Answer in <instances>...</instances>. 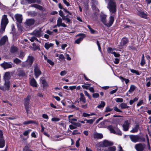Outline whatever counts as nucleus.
I'll list each match as a JSON object with an SVG mask.
<instances>
[{
    "mask_svg": "<svg viewBox=\"0 0 151 151\" xmlns=\"http://www.w3.org/2000/svg\"><path fill=\"white\" fill-rule=\"evenodd\" d=\"M107 8L109 9L110 14L109 21H106V16L104 14L101 15V21L106 26L110 27L113 24L114 20V18L116 12V3L113 0H110L108 4Z\"/></svg>",
    "mask_w": 151,
    "mask_h": 151,
    "instance_id": "f257e3e1",
    "label": "nucleus"
},
{
    "mask_svg": "<svg viewBox=\"0 0 151 151\" xmlns=\"http://www.w3.org/2000/svg\"><path fill=\"white\" fill-rule=\"evenodd\" d=\"M77 119L75 118H71L69 120V122L71 124L69 125V127L71 130L76 129L77 127H81V124L79 122H77Z\"/></svg>",
    "mask_w": 151,
    "mask_h": 151,
    "instance_id": "f03ea898",
    "label": "nucleus"
},
{
    "mask_svg": "<svg viewBox=\"0 0 151 151\" xmlns=\"http://www.w3.org/2000/svg\"><path fill=\"white\" fill-rule=\"evenodd\" d=\"M34 58L32 56H29L27 59L24 62H23L22 64V66L24 67L25 66L30 67L34 61Z\"/></svg>",
    "mask_w": 151,
    "mask_h": 151,
    "instance_id": "7ed1b4c3",
    "label": "nucleus"
},
{
    "mask_svg": "<svg viewBox=\"0 0 151 151\" xmlns=\"http://www.w3.org/2000/svg\"><path fill=\"white\" fill-rule=\"evenodd\" d=\"M30 99L31 96L29 95H28L26 98L24 99V103L25 108L27 114H28L29 113V104Z\"/></svg>",
    "mask_w": 151,
    "mask_h": 151,
    "instance_id": "20e7f679",
    "label": "nucleus"
},
{
    "mask_svg": "<svg viewBox=\"0 0 151 151\" xmlns=\"http://www.w3.org/2000/svg\"><path fill=\"white\" fill-rule=\"evenodd\" d=\"M8 23V20L7 18V15H4L2 17L1 23V29L3 30V32L5 30L6 26Z\"/></svg>",
    "mask_w": 151,
    "mask_h": 151,
    "instance_id": "39448f33",
    "label": "nucleus"
},
{
    "mask_svg": "<svg viewBox=\"0 0 151 151\" xmlns=\"http://www.w3.org/2000/svg\"><path fill=\"white\" fill-rule=\"evenodd\" d=\"M114 143L113 142L108 141L106 140H105L103 141V142H99L98 144V145L102 147H106L109 146H110L113 145Z\"/></svg>",
    "mask_w": 151,
    "mask_h": 151,
    "instance_id": "423d86ee",
    "label": "nucleus"
},
{
    "mask_svg": "<svg viewBox=\"0 0 151 151\" xmlns=\"http://www.w3.org/2000/svg\"><path fill=\"white\" fill-rule=\"evenodd\" d=\"M146 146L144 143H139L135 145V148L137 151H144Z\"/></svg>",
    "mask_w": 151,
    "mask_h": 151,
    "instance_id": "0eeeda50",
    "label": "nucleus"
},
{
    "mask_svg": "<svg viewBox=\"0 0 151 151\" xmlns=\"http://www.w3.org/2000/svg\"><path fill=\"white\" fill-rule=\"evenodd\" d=\"M131 123V122L130 120H127L125 121L122 125L123 130L125 131H128L129 130Z\"/></svg>",
    "mask_w": 151,
    "mask_h": 151,
    "instance_id": "6e6552de",
    "label": "nucleus"
},
{
    "mask_svg": "<svg viewBox=\"0 0 151 151\" xmlns=\"http://www.w3.org/2000/svg\"><path fill=\"white\" fill-rule=\"evenodd\" d=\"M130 138L132 142L134 143L138 141H142L141 137L138 135H130Z\"/></svg>",
    "mask_w": 151,
    "mask_h": 151,
    "instance_id": "1a4fd4ad",
    "label": "nucleus"
},
{
    "mask_svg": "<svg viewBox=\"0 0 151 151\" xmlns=\"http://www.w3.org/2000/svg\"><path fill=\"white\" fill-rule=\"evenodd\" d=\"M35 21L34 19H27L24 23L25 26L27 28H30L31 26L34 24Z\"/></svg>",
    "mask_w": 151,
    "mask_h": 151,
    "instance_id": "9d476101",
    "label": "nucleus"
},
{
    "mask_svg": "<svg viewBox=\"0 0 151 151\" xmlns=\"http://www.w3.org/2000/svg\"><path fill=\"white\" fill-rule=\"evenodd\" d=\"M80 36L78 39H76L75 41V43L78 44H79L83 40V38L85 37L86 35L84 34H79L76 35V36Z\"/></svg>",
    "mask_w": 151,
    "mask_h": 151,
    "instance_id": "9b49d317",
    "label": "nucleus"
},
{
    "mask_svg": "<svg viewBox=\"0 0 151 151\" xmlns=\"http://www.w3.org/2000/svg\"><path fill=\"white\" fill-rule=\"evenodd\" d=\"M34 73L36 78H38L39 76L42 73L39 68L37 66L35 67Z\"/></svg>",
    "mask_w": 151,
    "mask_h": 151,
    "instance_id": "f8f14e48",
    "label": "nucleus"
},
{
    "mask_svg": "<svg viewBox=\"0 0 151 151\" xmlns=\"http://www.w3.org/2000/svg\"><path fill=\"white\" fill-rule=\"evenodd\" d=\"M1 66L4 69L11 68L12 67L13 64L11 62L7 63L4 62L1 64Z\"/></svg>",
    "mask_w": 151,
    "mask_h": 151,
    "instance_id": "ddd939ff",
    "label": "nucleus"
},
{
    "mask_svg": "<svg viewBox=\"0 0 151 151\" xmlns=\"http://www.w3.org/2000/svg\"><path fill=\"white\" fill-rule=\"evenodd\" d=\"M4 83V87L2 86L3 89L1 90L5 91L6 90L8 91L9 90L10 87V83L9 81H5Z\"/></svg>",
    "mask_w": 151,
    "mask_h": 151,
    "instance_id": "4468645a",
    "label": "nucleus"
},
{
    "mask_svg": "<svg viewBox=\"0 0 151 151\" xmlns=\"http://www.w3.org/2000/svg\"><path fill=\"white\" fill-rule=\"evenodd\" d=\"M15 17L17 22L19 24L22 22V15L18 14H16L15 15Z\"/></svg>",
    "mask_w": 151,
    "mask_h": 151,
    "instance_id": "2eb2a0df",
    "label": "nucleus"
},
{
    "mask_svg": "<svg viewBox=\"0 0 151 151\" xmlns=\"http://www.w3.org/2000/svg\"><path fill=\"white\" fill-rule=\"evenodd\" d=\"M8 38L6 35L3 36L0 40V45H4L6 42H8Z\"/></svg>",
    "mask_w": 151,
    "mask_h": 151,
    "instance_id": "dca6fc26",
    "label": "nucleus"
},
{
    "mask_svg": "<svg viewBox=\"0 0 151 151\" xmlns=\"http://www.w3.org/2000/svg\"><path fill=\"white\" fill-rule=\"evenodd\" d=\"M31 34L37 37H40L42 36L41 32L39 30H35L31 33Z\"/></svg>",
    "mask_w": 151,
    "mask_h": 151,
    "instance_id": "f3484780",
    "label": "nucleus"
},
{
    "mask_svg": "<svg viewBox=\"0 0 151 151\" xmlns=\"http://www.w3.org/2000/svg\"><path fill=\"white\" fill-rule=\"evenodd\" d=\"M30 85L34 87H36L37 86V82L34 78H32L30 80Z\"/></svg>",
    "mask_w": 151,
    "mask_h": 151,
    "instance_id": "a211bd4d",
    "label": "nucleus"
},
{
    "mask_svg": "<svg viewBox=\"0 0 151 151\" xmlns=\"http://www.w3.org/2000/svg\"><path fill=\"white\" fill-rule=\"evenodd\" d=\"M94 137L95 139H101L103 137V135L101 133H98L95 132L93 134Z\"/></svg>",
    "mask_w": 151,
    "mask_h": 151,
    "instance_id": "6ab92c4d",
    "label": "nucleus"
},
{
    "mask_svg": "<svg viewBox=\"0 0 151 151\" xmlns=\"http://www.w3.org/2000/svg\"><path fill=\"white\" fill-rule=\"evenodd\" d=\"M17 74L19 77H23L25 75V73L23 70H19L17 73Z\"/></svg>",
    "mask_w": 151,
    "mask_h": 151,
    "instance_id": "aec40b11",
    "label": "nucleus"
},
{
    "mask_svg": "<svg viewBox=\"0 0 151 151\" xmlns=\"http://www.w3.org/2000/svg\"><path fill=\"white\" fill-rule=\"evenodd\" d=\"M54 44L47 42L45 43L44 47L47 50H48L50 48L53 47Z\"/></svg>",
    "mask_w": 151,
    "mask_h": 151,
    "instance_id": "412c9836",
    "label": "nucleus"
},
{
    "mask_svg": "<svg viewBox=\"0 0 151 151\" xmlns=\"http://www.w3.org/2000/svg\"><path fill=\"white\" fill-rule=\"evenodd\" d=\"M10 78V73L9 72H6L4 75V79L5 81H9Z\"/></svg>",
    "mask_w": 151,
    "mask_h": 151,
    "instance_id": "4be33fe9",
    "label": "nucleus"
},
{
    "mask_svg": "<svg viewBox=\"0 0 151 151\" xmlns=\"http://www.w3.org/2000/svg\"><path fill=\"white\" fill-rule=\"evenodd\" d=\"M40 82H42L43 84V88H45L47 87L48 86L47 82L44 79V78L42 77L40 79Z\"/></svg>",
    "mask_w": 151,
    "mask_h": 151,
    "instance_id": "5701e85b",
    "label": "nucleus"
},
{
    "mask_svg": "<svg viewBox=\"0 0 151 151\" xmlns=\"http://www.w3.org/2000/svg\"><path fill=\"white\" fill-rule=\"evenodd\" d=\"M25 1L27 2L29 4L32 3H37L38 4H40L41 2L40 0H24Z\"/></svg>",
    "mask_w": 151,
    "mask_h": 151,
    "instance_id": "b1692460",
    "label": "nucleus"
},
{
    "mask_svg": "<svg viewBox=\"0 0 151 151\" xmlns=\"http://www.w3.org/2000/svg\"><path fill=\"white\" fill-rule=\"evenodd\" d=\"M128 40L127 38L126 37L123 38L121 41V45H124L127 43L128 42Z\"/></svg>",
    "mask_w": 151,
    "mask_h": 151,
    "instance_id": "393cba45",
    "label": "nucleus"
},
{
    "mask_svg": "<svg viewBox=\"0 0 151 151\" xmlns=\"http://www.w3.org/2000/svg\"><path fill=\"white\" fill-rule=\"evenodd\" d=\"M139 125L138 124H136L134 127L130 131V132L132 133L137 132L139 129Z\"/></svg>",
    "mask_w": 151,
    "mask_h": 151,
    "instance_id": "a878e982",
    "label": "nucleus"
},
{
    "mask_svg": "<svg viewBox=\"0 0 151 151\" xmlns=\"http://www.w3.org/2000/svg\"><path fill=\"white\" fill-rule=\"evenodd\" d=\"M31 7H34L40 10H42L43 9V7L40 5L37 4H33L31 5Z\"/></svg>",
    "mask_w": 151,
    "mask_h": 151,
    "instance_id": "bb28decb",
    "label": "nucleus"
},
{
    "mask_svg": "<svg viewBox=\"0 0 151 151\" xmlns=\"http://www.w3.org/2000/svg\"><path fill=\"white\" fill-rule=\"evenodd\" d=\"M107 128L110 131L111 133H114L115 132V130H114V127L112 125H109L107 127Z\"/></svg>",
    "mask_w": 151,
    "mask_h": 151,
    "instance_id": "cd10ccee",
    "label": "nucleus"
},
{
    "mask_svg": "<svg viewBox=\"0 0 151 151\" xmlns=\"http://www.w3.org/2000/svg\"><path fill=\"white\" fill-rule=\"evenodd\" d=\"M5 140L3 138L0 139V148H3L5 146Z\"/></svg>",
    "mask_w": 151,
    "mask_h": 151,
    "instance_id": "c85d7f7f",
    "label": "nucleus"
},
{
    "mask_svg": "<svg viewBox=\"0 0 151 151\" xmlns=\"http://www.w3.org/2000/svg\"><path fill=\"white\" fill-rule=\"evenodd\" d=\"M105 103L103 101H101L100 104L97 106V107L99 109H102L105 106Z\"/></svg>",
    "mask_w": 151,
    "mask_h": 151,
    "instance_id": "c756f323",
    "label": "nucleus"
},
{
    "mask_svg": "<svg viewBox=\"0 0 151 151\" xmlns=\"http://www.w3.org/2000/svg\"><path fill=\"white\" fill-rule=\"evenodd\" d=\"M30 146L27 145L23 147V151H33V150H30L29 148Z\"/></svg>",
    "mask_w": 151,
    "mask_h": 151,
    "instance_id": "7c9ffc66",
    "label": "nucleus"
},
{
    "mask_svg": "<svg viewBox=\"0 0 151 151\" xmlns=\"http://www.w3.org/2000/svg\"><path fill=\"white\" fill-rule=\"evenodd\" d=\"M121 108L122 109H124L126 108H128L129 107L127 106V104L126 103H122L120 104Z\"/></svg>",
    "mask_w": 151,
    "mask_h": 151,
    "instance_id": "2f4dec72",
    "label": "nucleus"
},
{
    "mask_svg": "<svg viewBox=\"0 0 151 151\" xmlns=\"http://www.w3.org/2000/svg\"><path fill=\"white\" fill-rule=\"evenodd\" d=\"M62 23V19L60 17H59L58 18L57 21V24L58 27H60Z\"/></svg>",
    "mask_w": 151,
    "mask_h": 151,
    "instance_id": "473e14b6",
    "label": "nucleus"
},
{
    "mask_svg": "<svg viewBox=\"0 0 151 151\" xmlns=\"http://www.w3.org/2000/svg\"><path fill=\"white\" fill-rule=\"evenodd\" d=\"M17 50V48L14 46H12L11 48V53H14L16 52Z\"/></svg>",
    "mask_w": 151,
    "mask_h": 151,
    "instance_id": "72a5a7b5",
    "label": "nucleus"
},
{
    "mask_svg": "<svg viewBox=\"0 0 151 151\" xmlns=\"http://www.w3.org/2000/svg\"><path fill=\"white\" fill-rule=\"evenodd\" d=\"M136 88V87L134 85H131L128 91L129 93H132L134 90Z\"/></svg>",
    "mask_w": 151,
    "mask_h": 151,
    "instance_id": "f704fd0d",
    "label": "nucleus"
},
{
    "mask_svg": "<svg viewBox=\"0 0 151 151\" xmlns=\"http://www.w3.org/2000/svg\"><path fill=\"white\" fill-rule=\"evenodd\" d=\"M114 50L117 51L118 50L116 48H112L111 47H109L107 50L108 52L109 53L114 52L113 51Z\"/></svg>",
    "mask_w": 151,
    "mask_h": 151,
    "instance_id": "c9c22d12",
    "label": "nucleus"
},
{
    "mask_svg": "<svg viewBox=\"0 0 151 151\" xmlns=\"http://www.w3.org/2000/svg\"><path fill=\"white\" fill-rule=\"evenodd\" d=\"M139 15L141 17L146 19L147 17V15L144 12H140L139 14Z\"/></svg>",
    "mask_w": 151,
    "mask_h": 151,
    "instance_id": "e433bc0d",
    "label": "nucleus"
},
{
    "mask_svg": "<svg viewBox=\"0 0 151 151\" xmlns=\"http://www.w3.org/2000/svg\"><path fill=\"white\" fill-rule=\"evenodd\" d=\"M34 122L32 120H29L28 121H26L24 122L23 124L24 125H27L30 124L34 123Z\"/></svg>",
    "mask_w": 151,
    "mask_h": 151,
    "instance_id": "4c0bfd02",
    "label": "nucleus"
},
{
    "mask_svg": "<svg viewBox=\"0 0 151 151\" xmlns=\"http://www.w3.org/2000/svg\"><path fill=\"white\" fill-rule=\"evenodd\" d=\"M130 71L131 73L136 74L137 75H139L140 73L139 72L138 70H135L134 69H131L130 70Z\"/></svg>",
    "mask_w": 151,
    "mask_h": 151,
    "instance_id": "58836bf2",
    "label": "nucleus"
},
{
    "mask_svg": "<svg viewBox=\"0 0 151 151\" xmlns=\"http://www.w3.org/2000/svg\"><path fill=\"white\" fill-rule=\"evenodd\" d=\"M14 63H16L17 64H18L21 63V60L18 58H16L13 61Z\"/></svg>",
    "mask_w": 151,
    "mask_h": 151,
    "instance_id": "ea45409f",
    "label": "nucleus"
},
{
    "mask_svg": "<svg viewBox=\"0 0 151 151\" xmlns=\"http://www.w3.org/2000/svg\"><path fill=\"white\" fill-rule=\"evenodd\" d=\"M108 150L109 151H115L116 150V148L115 146H113L109 147Z\"/></svg>",
    "mask_w": 151,
    "mask_h": 151,
    "instance_id": "a19ab883",
    "label": "nucleus"
},
{
    "mask_svg": "<svg viewBox=\"0 0 151 151\" xmlns=\"http://www.w3.org/2000/svg\"><path fill=\"white\" fill-rule=\"evenodd\" d=\"M32 131L31 129H28L27 130L25 131L23 133V134L24 136H27Z\"/></svg>",
    "mask_w": 151,
    "mask_h": 151,
    "instance_id": "79ce46f5",
    "label": "nucleus"
},
{
    "mask_svg": "<svg viewBox=\"0 0 151 151\" xmlns=\"http://www.w3.org/2000/svg\"><path fill=\"white\" fill-rule=\"evenodd\" d=\"M113 134H116L119 135H122V132L119 129H117L116 131H115V132Z\"/></svg>",
    "mask_w": 151,
    "mask_h": 151,
    "instance_id": "37998d69",
    "label": "nucleus"
},
{
    "mask_svg": "<svg viewBox=\"0 0 151 151\" xmlns=\"http://www.w3.org/2000/svg\"><path fill=\"white\" fill-rule=\"evenodd\" d=\"M113 109L110 108L109 106H107L106 107L105 112H107L111 111Z\"/></svg>",
    "mask_w": 151,
    "mask_h": 151,
    "instance_id": "c03bdc74",
    "label": "nucleus"
},
{
    "mask_svg": "<svg viewBox=\"0 0 151 151\" xmlns=\"http://www.w3.org/2000/svg\"><path fill=\"white\" fill-rule=\"evenodd\" d=\"M110 53L113 54L115 57H119L120 56V55L119 53H117L115 52H111Z\"/></svg>",
    "mask_w": 151,
    "mask_h": 151,
    "instance_id": "a18cd8bd",
    "label": "nucleus"
},
{
    "mask_svg": "<svg viewBox=\"0 0 151 151\" xmlns=\"http://www.w3.org/2000/svg\"><path fill=\"white\" fill-rule=\"evenodd\" d=\"M24 55L25 54L24 52L22 51L20 52L19 57L20 58H23Z\"/></svg>",
    "mask_w": 151,
    "mask_h": 151,
    "instance_id": "49530a36",
    "label": "nucleus"
},
{
    "mask_svg": "<svg viewBox=\"0 0 151 151\" xmlns=\"http://www.w3.org/2000/svg\"><path fill=\"white\" fill-rule=\"evenodd\" d=\"M90 86V84H88L87 85H83L82 86L84 89H88Z\"/></svg>",
    "mask_w": 151,
    "mask_h": 151,
    "instance_id": "de8ad7c7",
    "label": "nucleus"
},
{
    "mask_svg": "<svg viewBox=\"0 0 151 151\" xmlns=\"http://www.w3.org/2000/svg\"><path fill=\"white\" fill-rule=\"evenodd\" d=\"M29 40L32 42L34 41L35 40L38 41V40L35 37H30L29 39Z\"/></svg>",
    "mask_w": 151,
    "mask_h": 151,
    "instance_id": "09e8293b",
    "label": "nucleus"
},
{
    "mask_svg": "<svg viewBox=\"0 0 151 151\" xmlns=\"http://www.w3.org/2000/svg\"><path fill=\"white\" fill-rule=\"evenodd\" d=\"M115 100L117 102H122L123 100L122 98H117L115 99Z\"/></svg>",
    "mask_w": 151,
    "mask_h": 151,
    "instance_id": "8fccbe9b",
    "label": "nucleus"
},
{
    "mask_svg": "<svg viewBox=\"0 0 151 151\" xmlns=\"http://www.w3.org/2000/svg\"><path fill=\"white\" fill-rule=\"evenodd\" d=\"M87 121V122L89 123L90 124H92L93 122V120L92 119H90L89 120L85 119L84 121Z\"/></svg>",
    "mask_w": 151,
    "mask_h": 151,
    "instance_id": "3c124183",
    "label": "nucleus"
},
{
    "mask_svg": "<svg viewBox=\"0 0 151 151\" xmlns=\"http://www.w3.org/2000/svg\"><path fill=\"white\" fill-rule=\"evenodd\" d=\"M145 63V59H141L140 62V65L142 66H143Z\"/></svg>",
    "mask_w": 151,
    "mask_h": 151,
    "instance_id": "603ef678",
    "label": "nucleus"
},
{
    "mask_svg": "<svg viewBox=\"0 0 151 151\" xmlns=\"http://www.w3.org/2000/svg\"><path fill=\"white\" fill-rule=\"evenodd\" d=\"M52 121L54 122H58L60 120V119L59 118L54 117L52 119Z\"/></svg>",
    "mask_w": 151,
    "mask_h": 151,
    "instance_id": "864d4df0",
    "label": "nucleus"
},
{
    "mask_svg": "<svg viewBox=\"0 0 151 151\" xmlns=\"http://www.w3.org/2000/svg\"><path fill=\"white\" fill-rule=\"evenodd\" d=\"M82 115L84 117H89L90 116V114L86 113H83Z\"/></svg>",
    "mask_w": 151,
    "mask_h": 151,
    "instance_id": "5fc2aeb1",
    "label": "nucleus"
},
{
    "mask_svg": "<svg viewBox=\"0 0 151 151\" xmlns=\"http://www.w3.org/2000/svg\"><path fill=\"white\" fill-rule=\"evenodd\" d=\"M47 62L51 65H53L54 63L50 59L47 60Z\"/></svg>",
    "mask_w": 151,
    "mask_h": 151,
    "instance_id": "6e6d98bb",
    "label": "nucleus"
},
{
    "mask_svg": "<svg viewBox=\"0 0 151 151\" xmlns=\"http://www.w3.org/2000/svg\"><path fill=\"white\" fill-rule=\"evenodd\" d=\"M104 124L103 122H101L98 125V127H102L104 126Z\"/></svg>",
    "mask_w": 151,
    "mask_h": 151,
    "instance_id": "4d7b16f0",
    "label": "nucleus"
},
{
    "mask_svg": "<svg viewBox=\"0 0 151 151\" xmlns=\"http://www.w3.org/2000/svg\"><path fill=\"white\" fill-rule=\"evenodd\" d=\"M67 73V72L65 70H63L61 72L60 75L61 76H64Z\"/></svg>",
    "mask_w": 151,
    "mask_h": 151,
    "instance_id": "13d9d810",
    "label": "nucleus"
},
{
    "mask_svg": "<svg viewBox=\"0 0 151 151\" xmlns=\"http://www.w3.org/2000/svg\"><path fill=\"white\" fill-rule=\"evenodd\" d=\"M79 134H80V133L78 132L77 130H76L73 131L72 134L73 135H75Z\"/></svg>",
    "mask_w": 151,
    "mask_h": 151,
    "instance_id": "bf43d9fd",
    "label": "nucleus"
},
{
    "mask_svg": "<svg viewBox=\"0 0 151 151\" xmlns=\"http://www.w3.org/2000/svg\"><path fill=\"white\" fill-rule=\"evenodd\" d=\"M99 96V94L98 93H94L93 94V97L94 98H97Z\"/></svg>",
    "mask_w": 151,
    "mask_h": 151,
    "instance_id": "052dcab7",
    "label": "nucleus"
},
{
    "mask_svg": "<svg viewBox=\"0 0 151 151\" xmlns=\"http://www.w3.org/2000/svg\"><path fill=\"white\" fill-rule=\"evenodd\" d=\"M59 137L58 136H55V139H54L55 140V141H60V140H62L63 139V138H60L59 139H57Z\"/></svg>",
    "mask_w": 151,
    "mask_h": 151,
    "instance_id": "680f3d73",
    "label": "nucleus"
},
{
    "mask_svg": "<svg viewBox=\"0 0 151 151\" xmlns=\"http://www.w3.org/2000/svg\"><path fill=\"white\" fill-rule=\"evenodd\" d=\"M60 60H62L65 58V57L63 54H61L59 56Z\"/></svg>",
    "mask_w": 151,
    "mask_h": 151,
    "instance_id": "e2e57ef3",
    "label": "nucleus"
},
{
    "mask_svg": "<svg viewBox=\"0 0 151 151\" xmlns=\"http://www.w3.org/2000/svg\"><path fill=\"white\" fill-rule=\"evenodd\" d=\"M114 110L115 111L118 112H122V111L120 109H119L117 107H115L114 108Z\"/></svg>",
    "mask_w": 151,
    "mask_h": 151,
    "instance_id": "0e129e2a",
    "label": "nucleus"
},
{
    "mask_svg": "<svg viewBox=\"0 0 151 151\" xmlns=\"http://www.w3.org/2000/svg\"><path fill=\"white\" fill-rule=\"evenodd\" d=\"M119 59L118 58H115L114 59V63L115 64H117L119 62Z\"/></svg>",
    "mask_w": 151,
    "mask_h": 151,
    "instance_id": "69168bd1",
    "label": "nucleus"
},
{
    "mask_svg": "<svg viewBox=\"0 0 151 151\" xmlns=\"http://www.w3.org/2000/svg\"><path fill=\"white\" fill-rule=\"evenodd\" d=\"M63 3L65 4L67 6H68L70 5L69 3L66 1V0H63Z\"/></svg>",
    "mask_w": 151,
    "mask_h": 151,
    "instance_id": "338daca9",
    "label": "nucleus"
},
{
    "mask_svg": "<svg viewBox=\"0 0 151 151\" xmlns=\"http://www.w3.org/2000/svg\"><path fill=\"white\" fill-rule=\"evenodd\" d=\"M84 93L85 94V95H86V96H87L90 99L91 97V96H90L89 94L88 93V92L86 91H84Z\"/></svg>",
    "mask_w": 151,
    "mask_h": 151,
    "instance_id": "774afa93",
    "label": "nucleus"
}]
</instances>
